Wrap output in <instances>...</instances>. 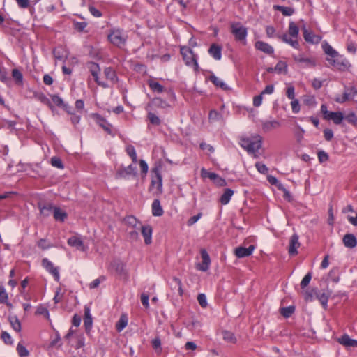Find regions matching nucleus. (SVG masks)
I'll use <instances>...</instances> for the list:
<instances>
[{"label":"nucleus","instance_id":"obj_1","mask_svg":"<svg viewBox=\"0 0 357 357\" xmlns=\"http://www.w3.org/2000/svg\"><path fill=\"white\" fill-rule=\"evenodd\" d=\"M262 137L259 135L243 137L241 139L240 145L255 158L259 156V150L261 148Z\"/></svg>","mask_w":357,"mask_h":357},{"label":"nucleus","instance_id":"obj_2","mask_svg":"<svg viewBox=\"0 0 357 357\" xmlns=\"http://www.w3.org/2000/svg\"><path fill=\"white\" fill-rule=\"evenodd\" d=\"M298 33V26L295 22H291L289 24L288 33L278 35V37L283 42L289 44L296 49H298L299 47V43L297 40Z\"/></svg>","mask_w":357,"mask_h":357},{"label":"nucleus","instance_id":"obj_3","mask_svg":"<svg viewBox=\"0 0 357 357\" xmlns=\"http://www.w3.org/2000/svg\"><path fill=\"white\" fill-rule=\"evenodd\" d=\"M127 222L128 224L132 225L137 229L140 230L143 237L144 238V242L146 245H149L151 243L152 227L150 225H143L132 216L128 218Z\"/></svg>","mask_w":357,"mask_h":357},{"label":"nucleus","instance_id":"obj_4","mask_svg":"<svg viewBox=\"0 0 357 357\" xmlns=\"http://www.w3.org/2000/svg\"><path fill=\"white\" fill-rule=\"evenodd\" d=\"M231 32L234 35L236 40L242 42L243 45L246 44L247 29L241 23L231 24Z\"/></svg>","mask_w":357,"mask_h":357},{"label":"nucleus","instance_id":"obj_5","mask_svg":"<svg viewBox=\"0 0 357 357\" xmlns=\"http://www.w3.org/2000/svg\"><path fill=\"white\" fill-rule=\"evenodd\" d=\"M321 112L323 114V118L328 121H333L334 123L338 125L340 124L344 119V115L342 112H329L327 109L326 105H322L321 107Z\"/></svg>","mask_w":357,"mask_h":357},{"label":"nucleus","instance_id":"obj_6","mask_svg":"<svg viewBox=\"0 0 357 357\" xmlns=\"http://www.w3.org/2000/svg\"><path fill=\"white\" fill-rule=\"evenodd\" d=\"M109 41L116 46L123 45L126 40V36L119 29L112 31L108 36Z\"/></svg>","mask_w":357,"mask_h":357},{"label":"nucleus","instance_id":"obj_7","mask_svg":"<svg viewBox=\"0 0 357 357\" xmlns=\"http://www.w3.org/2000/svg\"><path fill=\"white\" fill-rule=\"evenodd\" d=\"M86 67L91 73L92 76L94 78L95 82L100 86L103 88H108L109 85L104 82H101L99 79L98 75L100 72V68L98 64L94 62H89L86 64Z\"/></svg>","mask_w":357,"mask_h":357},{"label":"nucleus","instance_id":"obj_8","mask_svg":"<svg viewBox=\"0 0 357 357\" xmlns=\"http://www.w3.org/2000/svg\"><path fill=\"white\" fill-rule=\"evenodd\" d=\"M293 59L295 62L302 63L305 68H313L316 66V60L313 57L307 56L303 54H294Z\"/></svg>","mask_w":357,"mask_h":357},{"label":"nucleus","instance_id":"obj_9","mask_svg":"<svg viewBox=\"0 0 357 357\" xmlns=\"http://www.w3.org/2000/svg\"><path fill=\"white\" fill-rule=\"evenodd\" d=\"M202 176L208 177L211 180H212L215 184L218 186H225L226 185V181L225 179L219 176L217 174L213 172H209L206 171L205 169H202L201 170Z\"/></svg>","mask_w":357,"mask_h":357},{"label":"nucleus","instance_id":"obj_10","mask_svg":"<svg viewBox=\"0 0 357 357\" xmlns=\"http://www.w3.org/2000/svg\"><path fill=\"white\" fill-rule=\"evenodd\" d=\"M201 256L202 261L201 264H197V268L202 271H206L209 268L211 264L210 257L204 249L201 250Z\"/></svg>","mask_w":357,"mask_h":357},{"label":"nucleus","instance_id":"obj_11","mask_svg":"<svg viewBox=\"0 0 357 357\" xmlns=\"http://www.w3.org/2000/svg\"><path fill=\"white\" fill-rule=\"evenodd\" d=\"M68 244L80 251H85L86 247L84 245L82 238L77 236H71L68 239Z\"/></svg>","mask_w":357,"mask_h":357},{"label":"nucleus","instance_id":"obj_12","mask_svg":"<svg viewBox=\"0 0 357 357\" xmlns=\"http://www.w3.org/2000/svg\"><path fill=\"white\" fill-rule=\"evenodd\" d=\"M43 266L51 274L53 275L56 281L59 280V273L56 267H54L53 264L47 259H43L42 261Z\"/></svg>","mask_w":357,"mask_h":357},{"label":"nucleus","instance_id":"obj_13","mask_svg":"<svg viewBox=\"0 0 357 357\" xmlns=\"http://www.w3.org/2000/svg\"><path fill=\"white\" fill-rule=\"evenodd\" d=\"M300 247L298 241V236L297 234H294L290 238L289 253L290 255H295L297 254V249Z\"/></svg>","mask_w":357,"mask_h":357},{"label":"nucleus","instance_id":"obj_14","mask_svg":"<svg viewBox=\"0 0 357 357\" xmlns=\"http://www.w3.org/2000/svg\"><path fill=\"white\" fill-rule=\"evenodd\" d=\"M255 247L253 245L249 246L248 248L243 247H238L235 249L234 253L238 258L248 257L252 255Z\"/></svg>","mask_w":357,"mask_h":357},{"label":"nucleus","instance_id":"obj_15","mask_svg":"<svg viewBox=\"0 0 357 357\" xmlns=\"http://www.w3.org/2000/svg\"><path fill=\"white\" fill-rule=\"evenodd\" d=\"M208 53L215 60H220L222 58V47L218 44L213 43L209 47Z\"/></svg>","mask_w":357,"mask_h":357},{"label":"nucleus","instance_id":"obj_16","mask_svg":"<svg viewBox=\"0 0 357 357\" xmlns=\"http://www.w3.org/2000/svg\"><path fill=\"white\" fill-rule=\"evenodd\" d=\"M342 241L344 246L349 248H354L357 245V239L355 236L351 234L344 235Z\"/></svg>","mask_w":357,"mask_h":357},{"label":"nucleus","instance_id":"obj_17","mask_svg":"<svg viewBox=\"0 0 357 357\" xmlns=\"http://www.w3.org/2000/svg\"><path fill=\"white\" fill-rule=\"evenodd\" d=\"M255 48L267 54H272L274 52L273 48L269 44L263 41H257L255 43Z\"/></svg>","mask_w":357,"mask_h":357},{"label":"nucleus","instance_id":"obj_18","mask_svg":"<svg viewBox=\"0 0 357 357\" xmlns=\"http://www.w3.org/2000/svg\"><path fill=\"white\" fill-rule=\"evenodd\" d=\"M93 319L90 313V309L89 307H84V324L85 326L86 331L89 333L92 327Z\"/></svg>","mask_w":357,"mask_h":357},{"label":"nucleus","instance_id":"obj_19","mask_svg":"<svg viewBox=\"0 0 357 357\" xmlns=\"http://www.w3.org/2000/svg\"><path fill=\"white\" fill-rule=\"evenodd\" d=\"M135 176L136 175V167L132 165H130L127 167L121 169L118 172V176L121 178H125L127 176Z\"/></svg>","mask_w":357,"mask_h":357},{"label":"nucleus","instance_id":"obj_20","mask_svg":"<svg viewBox=\"0 0 357 357\" xmlns=\"http://www.w3.org/2000/svg\"><path fill=\"white\" fill-rule=\"evenodd\" d=\"M323 49L324 52L331 57V59H327V60L331 64L333 65L335 63L333 58L337 56V52L328 43L323 45Z\"/></svg>","mask_w":357,"mask_h":357},{"label":"nucleus","instance_id":"obj_21","mask_svg":"<svg viewBox=\"0 0 357 357\" xmlns=\"http://www.w3.org/2000/svg\"><path fill=\"white\" fill-rule=\"evenodd\" d=\"M338 342L345 347H357V340L350 338L348 335H344L340 337Z\"/></svg>","mask_w":357,"mask_h":357},{"label":"nucleus","instance_id":"obj_22","mask_svg":"<svg viewBox=\"0 0 357 357\" xmlns=\"http://www.w3.org/2000/svg\"><path fill=\"white\" fill-rule=\"evenodd\" d=\"M152 172L155 175V179H152L151 185L154 186L156 185V188L158 190H161L162 188V176L160 174L158 169L154 168L152 169Z\"/></svg>","mask_w":357,"mask_h":357},{"label":"nucleus","instance_id":"obj_23","mask_svg":"<svg viewBox=\"0 0 357 357\" xmlns=\"http://www.w3.org/2000/svg\"><path fill=\"white\" fill-rule=\"evenodd\" d=\"M303 37L307 42L310 43H318L320 39L318 36L314 35L311 32H309L305 26L303 27Z\"/></svg>","mask_w":357,"mask_h":357},{"label":"nucleus","instance_id":"obj_24","mask_svg":"<svg viewBox=\"0 0 357 357\" xmlns=\"http://www.w3.org/2000/svg\"><path fill=\"white\" fill-rule=\"evenodd\" d=\"M152 213L154 216H161L163 214V209L158 199H155L152 203Z\"/></svg>","mask_w":357,"mask_h":357},{"label":"nucleus","instance_id":"obj_25","mask_svg":"<svg viewBox=\"0 0 357 357\" xmlns=\"http://www.w3.org/2000/svg\"><path fill=\"white\" fill-rule=\"evenodd\" d=\"M234 195V191L231 189H225L224 193L222 195L220 199V202L222 204H227L229 202L231 197Z\"/></svg>","mask_w":357,"mask_h":357},{"label":"nucleus","instance_id":"obj_26","mask_svg":"<svg viewBox=\"0 0 357 357\" xmlns=\"http://www.w3.org/2000/svg\"><path fill=\"white\" fill-rule=\"evenodd\" d=\"M280 126V123L277 121H265L262 124V129L265 132H269L271 130L275 129Z\"/></svg>","mask_w":357,"mask_h":357},{"label":"nucleus","instance_id":"obj_27","mask_svg":"<svg viewBox=\"0 0 357 357\" xmlns=\"http://www.w3.org/2000/svg\"><path fill=\"white\" fill-rule=\"evenodd\" d=\"M148 84L150 89L154 92L162 93L164 91V87L155 79H149Z\"/></svg>","mask_w":357,"mask_h":357},{"label":"nucleus","instance_id":"obj_28","mask_svg":"<svg viewBox=\"0 0 357 357\" xmlns=\"http://www.w3.org/2000/svg\"><path fill=\"white\" fill-rule=\"evenodd\" d=\"M53 215H54V218L56 220H59L61 222H63L64 220L67 217L66 213L58 207L54 208V214Z\"/></svg>","mask_w":357,"mask_h":357},{"label":"nucleus","instance_id":"obj_29","mask_svg":"<svg viewBox=\"0 0 357 357\" xmlns=\"http://www.w3.org/2000/svg\"><path fill=\"white\" fill-rule=\"evenodd\" d=\"M104 74L105 77L107 79L110 80L112 82H116L117 81V77L116 75V73L112 68L108 67L105 68Z\"/></svg>","mask_w":357,"mask_h":357},{"label":"nucleus","instance_id":"obj_30","mask_svg":"<svg viewBox=\"0 0 357 357\" xmlns=\"http://www.w3.org/2000/svg\"><path fill=\"white\" fill-rule=\"evenodd\" d=\"M139 229L135 228L132 225L128 224L127 229L128 235L132 241H136L139 238Z\"/></svg>","mask_w":357,"mask_h":357},{"label":"nucleus","instance_id":"obj_31","mask_svg":"<svg viewBox=\"0 0 357 357\" xmlns=\"http://www.w3.org/2000/svg\"><path fill=\"white\" fill-rule=\"evenodd\" d=\"M151 345L158 355L162 353L161 340L159 337H156L151 341Z\"/></svg>","mask_w":357,"mask_h":357},{"label":"nucleus","instance_id":"obj_32","mask_svg":"<svg viewBox=\"0 0 357 357\" xmlns=\"http://www.w3.org/2000/svg\"><path fill=\"white\" fill-rule=\"evenodd\" d=\"M222 336L224 340H225L227 342L234 344L236 342V338L234 334L229 331H222Z\"/></svg>","mask_w":357,"mask_h":357},{"label":"nucleus","instance_id":"obj_33","mask_svg":"<svg viewBox=\"0 0 357 357\" xmlns=\"http://www.w3.org/2000/svg\"><path fill=\"white\" fill-rule=\"evenodd\" d=\"M9 321L12 326V328L17 332H20L21 331V324L19 319L15 317H10Z\"/></svg>","mask_w":357,"mask_h":357},{"label":"nucleus","instance_id":"obj_34","mask_svg":"<svg viewBox=\"0 0 357 357\" xmlns=\"http://www.w3.org/2000/svg\"><path fill=\"white\" fill-rule=\"evenodd\" d=\"M209 80L216 86L220 87L222 89H226L227 88V85L223 82L222 80L213 75L209 77Z\"/></svg>","mask_w":357,"mask_h":357},{"label":"nucleus","instance_id":"obj_35","mask_svg":"<svg viewBox=\"0 0 357 357\" xmlns=\"http://www.w3.org/2000/svg\"><path fill=\"white\" fill-rule=\"evenodd\" d=\"M128 324V318L126 315H121L119 320L116 324L118 331H121Z\"/></svg>","mask_w":357,"mask_h":357},{"label":"nucleus","instance_id":"obj_36","mask_svg":"<svg viewBox=\"0 0 357 357\" xmlns=\"http://www.w3.org/2000/svg\"><path fill=\"white\" fill-rule=\"evenodd\" d=\"M97 122L105 131L111 133V126L104 119L98 116Z\"/></svg>","mask_w":357,"mask_h":357},{"label":"nucleus","instance_id":"obj_37","mask_svg":"<svg viewBox=\"0 0 357 357\" xmlns=\"http://www.w3.org/2000/svg\"><path fill=\"white\" fill-rule=\"evenodd\" d=\"M40 214L45 217H47L50 215V213L54 208L51 204L46 206H39Z\"/></svg>","mask_w":357,"mask_h":357},{"label":"nucleus","instance_id":"obj_38","mask_svg":"<svg viewBox=\"0 0 357 357\" xmlns=\"http://www.w3.org/2000/svg\"><path fill=\"white\" fill-rule=\"evenodd\" d=\"M126 152L128 155L132 158L133 162L136 163L137 162V157L135 149L133 146L129 145L126 148Z\"/></svg>","mask_w":357,"mask_h":357},{"label":"nucleus","instance_id":"obj_39","mask_svg":"<svg viewBox=\"0 0 357 357\" xmlns=\"http://www.w3.org/2000/svg\"><path fill=\"white\" fill-rule=\"evenodd\" d=\"M17 351L20 357H27L29 354V351L21 342L18 343L17 346Z\"/></svg>","mask_w":357,"mask_h":357},{"label":"nucleus","instance_id":"obj_40","mask_svg":"<svg viewBox=\"0 0 357 357\" xmlns=\"http://www.w3.org/2000/svg\"><path fill=\"white\" fill-rule=\"evenodd\" d=\"M277 10H280L285 16H291L294 13V10L290 7L276 6Z\"/></svg>","mask_w":357,"mask_h":357},{"label":"nucleus","instance_id":"obj_41","mask_svg":"<svg viewBox=\"0 0 357 357\" xmlns=\"http://www.w3.org/2000/svg\"><path fill=\"white\" fill-rule=\"evenodd\" d=\"M36 99L40 102L47 105L49 107L52 108V105L50 100L43 93L36 95Z\"/></svg>","mask_w":357,"mask_h":357},{"label":"nucleus","instance_id":"obj_42","mask_svg":"<svg viewBox=\"0 0 357 357\" xmlns=\"http://www.w3.org/2000/svg\"><path fill=\"white\" fill-rule=\"evenodd\" d=\"M344 119L349 123L354 126H357V114L351 112L348 114L345 117L344 116Z\"/></svg>","mask_w":357,"mask_h":357},{"label":"nucleus","instance_id":"obj_43","mask_svg":"<svg viewBox=\"0 0 357 357\" xmlns=\"http://www.w3.org/2000/svg\"><path fill=\"white\" fill-rule=\"evenodd\" d=\"M12 76L18 84L22 83L23 76L19 70L13 69L12 71Z\"/></svg>","mask_w":357,"mask_h":357},{"label":"nucleus","instance_id":"obj_44","mask_svg":"<svg viewBox=\"0 0 357 357\" xmlns=\"http://www.w3.org/2000/svg\"><path fill=\"white\" fill-rule=\"evenodd\" d=\"M267 180L271 185H276L279 190H283V185L275 176L269 175L267 177Z\"/></svg>","mask_w":357,"mask_h":357},{"label":"nucleus","instance_id":"obj_45","mask_svg":"<svg viewBox=\"0 0 357 357\" xmlns=\"http://www.w3.org/2000/svg\"><path fill=\"white\" fill-rule=\"evenodd\" d=\"M287 68V63L284 61H280L276 64L274 70L275 71H277L278 73H282V72L286 73Z\"/></svg>","mask_w":357,"mask_h":357},{"label":"nucleus","instance_id":"obj_46","mask_svg":"<svg viewBox=\"0 0 357 357\" xmlns=\"http://www.w3.org/2000/svg\"><path fill=\"white\" fill-rule=\"evenodd\" d=\"M294 307H292V306L282 307L280 311L281 314L284 317H290L294 313Z\"/></svg>","mask_w":357,"mask_h":357},{"label":"nucleus","instance_id":"obj_47","mask_svg":"<svg viewBox=\"0 0 357 357\" xmlns=\"http://www.w3.org/2000/svg\"><path fill=\"white\" fill-rule=\"evenodd\" d=\"M51 164L53 167L59 168V169H63V165L61 160L58 157H52L51 158Z\"/></svg>","mask_w":357,"mask_h":357},{"label":"nucleus","instance_id":"obj_48","mask_svg":"<svg viewBox=\"0 0 357 357\" xmlns=\"http://www.w3.org/2000/svg\"><path fill=\"white\" fill-rule=\"evenodd\" d=\"M148 119H149L150 122L153 125L158 126L160 123V120L159 117L152 112H149Z\"/></svg>","mask_w":357,"mask_h":357},{"label":"nucleus","instance_id":"obj_49","mask_svg":"<svg viewBox=\"0 0 357 357\" xmlns=\"http://www.w3.org/2000/svg\"><path fill=\"white\" fill-rule=\"evenodd\" d=\"M105 280V278L104 276H100L98 278L95 279L93 281H92L89 284V288L90 289H95L97 288L99 284Z\"/></svg>","mask_w":357,"mask_h":357},{"label":"nucleus","instance_id":"obj_50","mask_svg":"<svg viewBox=\"0 0 357 357\" xmlns=\"http://www.w3.org/2000/svg\"><path fill=\"white\" fill-rule=\"evenodd\" d=\"M255 167H256V169H257V171L259 172H260L261 174H266L268 173V169L267 167L262 162H256Z\"/></svg>","mask_w":357,"mask_h":357},{"label":"nucleus","instance_id":"obj_51","mask_svg":"<svg viewBox=\"0 0 357 357\" xmlns=\"http://www.w3.org/2000/svg\"><path fill=\"white\" fill-rule=\"evenodd\" d=\"M312 278V274L311 273H308L305 275V277L303 278L301 282V287L302 289L305 288L310 283Z\"/></svg>","mask_w":357,"mask_h":357},{"label":"nucleus","instance_id":"obj_52","mask_svg":"<svg viewBox=\"0 0 357 357\" xmlns=\"http://www.w3.org/2000/svg\"><path fill=\"white\" fill-rule=\"evenodd\" d=\"M8 298V294L6 293L5 288L3 286H0V303H6Z\"/></svg>","mask_w":357,"mask_h":357},{"label":"nucleus","instance_id":"obj_53","mask_svg":"<svg viewBox=\"0 0 357 357\" xmlns=\"http://www.w3.org/2000/svg\"><path fill=\"white\" fill-rule=\"evenodd\" d=\"M153 102L158 107L166 108L167 107H169V105L165 101L159 98H154L153 100Z\"/></svg>","mask_w":357,"mask_h":357},{"label":"nucleus","instance_id":"obj_54","mask_svg":"<svg viewBox=\"0 0 357 357\" xmlns=\"http://www.w3.org/2000/svg\"><path fill=\"white\" fill-rule=\"evenodd\" d=\"M318 299L321 303V305L326 308L327 306V303L328 300V296L325 293L320 294L317 296Z\"/></svg>","mask_w":357,"mask_h":357},{"label":"nucleus","instance_id":"obj_55","mask_svg":"<svg viewBox=\"0 0 357 357\" xmlns=\"http://www.w3.org/2000/svg\"><path fill=\"white\" fill-rule=\"evenodd\" d=\"M1 337L7 344H11L13 343V340L10 335L6 331L2 332Z\"/></svg>","mask_w":357,"mask_h":357},{"label":"nucleus","instance_id":"obj_56","mask_svg":"<svg viewBox=\"0 0 357 357\" xmlns=\"http://www.w3.org/2000/svg\"><path fill=\"white\" fill-rule=\"evenodd\" d=\"M197 301L202 307H206L207 306L206 297L205 294H199L197 296Z\"/></svg>","mask_w":357,"mask_h":357},{"label":"nucleus","instance_id":"obj_57","mask_svg":"<svg viewBox=\"0 0 357 357\" xmlns=\"http://www.w3.org/2000/svg\"><path fill=\"white\" fill-rule=\"evenodd\" d=\"M291 106L292 109V112L295 114H297L300 111V105L299 102L297 99L291 100Z\"/></svg>","mask_w":357,"mask_h":357},{"label":"nucleus","instance_id":"obj_58","mask_svg":"<svg viewBox=\"0 0 357 357\" xmlns=\"http://www.w3.org/2000/svg\"><path fill=\"white\" fill-rule=\"evenodd\" d=\"M286 95L287 98L290 100L295 99V92H294V87L293 86H289L287 89Z\"/></svg>","mask_w":357,"mask_h":357},{"label":"nucleus","instance_id":"obj_59","mask_svg":"<svg viewBox=\"0 0 357 357\" xmlns=\"http://www.w3.org/2000/svg\"><path fill=\"white\" fill-rule=\"evenodd\" d=\"M52 100L56 106L62 107L63 106V100L58 96L54 95L52 97Z\"/></svg>","mask_w":357,"mask_h":357},{"label":"nucleus","instance_id":"obj_60","mask_svg":"<svg viewBox=\"0 0 357 357\" xmlns=\"http://www.w3.org/2000/svg\"><path fill=\"white\" fill-rule=\"evenodd\" d=\"M324 136L326 140L330 141L333 137V132L331 129H325L324 130Z\"/></svg>","mask_w":357,"mask_h":357},{"label":"nucleus","instance_id":"obj_61","mask_svg":"<svg viewBox=\"0 0 357 357\" xmlns=\"http://www.w3.org/2000/svg\"><path fill=\"white\" fill-rule=\"evenodd\" d=\"M62 298H63V294L61 293V289L58 288L56 289V294L54 297V301L55 303H59L62 300Z\"/></svg>","mask_w":357,"mask_h":357},{"label":"nucleus","instance_id":"obj_62","mask_svg":"<svg viewBox=\"0 0 357 357\" xmlns=\"http://www.w3.org/2000/svg\"><path fill=\"white\" fill-rule=\"evenodd\" d=\"M318 158L321 162H323L328 160V155L325 151H320L318 153Z\"/></svg>","mask_w":357,"mask_h":357},{"label":"nucleus","instance_id":"obj_63","mask_svg":"<svg viewBox=\"0 0 357 357\" xmlns=\"http://www.w3.org/2000/svg\"><path fill=\"white\" fill-rule=\"evenodd\" d=\"M89 10L91 14L96 17H100L102 16V13L93 6H89Z\"/></svg>","mask_w":357,"mask_h":357},{"label":"nucleus","instance_id":"obj_64","mask_svg":"<svg viewBox=\"0 0 357 357\" xmlns=\"http://www.w3.org/2000/svg\"><path fill=\"white\" fill-rule=\"evenodd\" d=\"M139 167H140L142 173L144 174H146L148 172V169H149L147 163L144 160H139Z\"/></svg>","mask_w":357,"mask_h":357}]
</instances>
